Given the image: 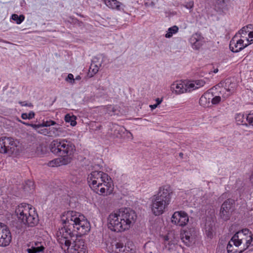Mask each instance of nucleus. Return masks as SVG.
<instances>
[{"mask_svg":"<svg viewBox=\"0 0 253 253\" xmlns=\"http://www.w3.org/2000/svg\"><path fill=\"white\" fill-rule=\"evenodd\" d=\"M137 218L134 211L130 209H121L110 213L107 218L108 227L111 230L122 232L129 229Z\"/></svg>","mask_w":253,"mask_h":253,"instance_id":"nucleus-1","label":"nucleus"},{"mask_svg":"<svg viewBox=\"0 0 253 253\" xmlns=\"http://www.w3.org/2000/svg\"><path fill=\"white\" fill-rule=\"evenodd\" d=\"M87 182L90 187L96 193L108 195L112 193L113 187L111 178L101 171H94L88 174Z\"/></svg>","mask_w":253,"mask_h":253,"instance_id":"nucleus-2","label":"nucleus"},{"mask_svg":"<svg viewBox=\"0 0 253 253\" xmlns=\"http://www.w3.org/2000/svg\"><path fill=\"white\" fill-rule=\"evenodd\" d=\"M173 193L172 189L169 185L159 188L157 194L153 196L151 209L156 216L162 214L169 205Z\"/></svg>","mask_w":253,"mask_h":253,"instance_id":"nucleus-3","label":"nucleus"},{"mask_svg":"<svg viewBox=\"0 0 253 253\" xmlns=\"http://www.w3.org/2000/svg\"><path fill=\"white\" fill-rule=\"evenodd\" d=\"M18 220L27 227H33L39 223V217L35 208L31 205L21 203L15 210Z\"/></svg>","mask_w":253,"mask_h":253,"instance_id":"nucleus-4","label":"nucleus"},{"mask_svg":"<svg viewBox=\"0 0 253 253\" xmlns=\"http://www.w3.org/2000/svg\"><path fill=\"white\" fill-rule=\"evenodd\" d=\"M64 217H66V222H71L79 236L86 234L90 228V223L84 216L75 211H69L64 212Z\"/></svg>","mask_w":253,"mask_h":253,"instance_id":"nucleus-5","label":"nucleus"},{"mask_svg":"<svg viewBox=\"0 0 253 253\" xmlns=\"http://www.w3.org/2000/svg\"><path fill=\"white\" fill-rule=\"evenodd\" d=\"M51 152L63 158L72 156L76 151L75 145L66 139L53 140L49 146Z\"/></svg>","mask_w":253,"mask_h":253,"instance_id":"nucleus-6","label":"nucleus"},{"mask_svg":"<svg viewBox=\"0 0 253 253\" xmlns=\"http://www.w3.org/2000/svg\"><path fill=\"white\" fill-rule=\"evenodd\" d=\"M62 220L64 225L63 227L59 229L57 234H59L61 237H66V238H68L72 241L74 240L77 236H79L76 229L74 228V226L72 225L71 222L69 223L66 222V217H64V214L63 215Z\"/></svg>","mask_w":253,"mask_h":253,"instance_id":"nucleus-7","label":"nucleus"},{"mask_svg":"<svg viewBox=\"0 0 253 253\" xmlns=\"http://www.w3.org/2000/svg\"><path fill=\"white\" fill-rule=\"evenodd\" d=\"M232 238L235 240L237 245L245 243L246 247L243 249L244 251L251 245L252 233L248 229L245 228L237 232Z\"/></svg>","mask_w":253,"mask_h":253,"instance_id":"nucleus-8","label":"nucleus"},{"mask_svg":"<svg viewBox=\"0 0 253 253\" xmlns=\"http://www.w3.org/2000/svg\"><path fill=\"white\" fill-rule=\"evenodd\" d=\"M234 200L228 199L222 204L220 212V217L224 221L229 219L232 211L234 210Z\"/></svg>","mask_w":253,"mask_h":253,"instance_id":"nucleus-9","label":"nucleus"},{"mask_svg":"<svg viewBox=\"0 0 253 253\" xmlns=\"http://www.w3.org/2000/svg\"><path fill=\"white\" fill-rule=\"evenodd\" d=\"M71 248V253H87L86 245L81 236H77L74 240Z\"/></svg>","mask_w":253,"mask_h":253,"instance_id":"nucleus-10","label":"nucleus"},{"mask_svg":"<svg viewBox=\"0 0 253 253\" xmlns=\"http://www.w3.org/2000/svg\"><path fill=\"white\" fill-rule=\"evenodd\" d=\"M189 222V216L183 211H175L171 217V222L179 226H184Z\"/></svg>","mask_w":253,"mask_h":253,"instance_id":"nucleus-11","label":"nucleus"},{"mask_svg":"<svg viewBox=\"0 0 253 253\" xmlns=\"http://www.w3.org/2000/svg\"><path fill=\"white\" fill-rule=\"evenodd\" d=\"M11 239V234L9 229L5 225L0 223V246H7Z\"/></svg>","mask_w":253,"mask_h":253,"instance_id":"nucleus-12","label":"nucleus"},{"mask_svg":"<svg viewBox=\"0 0 253 253\" xmlns=\"http://www.w3.org/2000/svg\"><path fill=\"white\" fill-rule=\"evenodd\" d=\"M220 84L224 87L220 92L224 93L222 97L224 99L232 95L235 92L237 86V83L232 82L230 79H226L224 83H220Z\"/></svg>","mask_w":253,"mask_h":253,"instance_id":"nucleus-13","label":"nucleus"},{"mask_svg":"<svg viewBox=\"0 0 253 253\" xmlns=\"http://www.w3.org/2000/svg\"><path fill=\"white\" fill-rule=\"evenodd\" d=\"M19 143V142L17 139L5 137L4 154H7L9 155L12 154L17 150Z\"/></svg>","mask_w":253,"mask_h":253,"instance_id":"nucleus-14","label":"nucleus"},{"mask_svg":"<svg viewBox=\"0 0 253 253\" xmlns=\"http://www.w3.org/2000/svg\"><path fill=\"white\" fill-rule=\"evenodd\" d=\"M195 234L194 229L190 228L187 230H184L180 234L181 239L186 246L189 247L194 241Z\"/></svg>","mask_w":253,"mask_h":253,"instance_id":"nucleus-15","label":"nucleus"},{"mask_svg":"<svg viewBox=\"0 0 253 253\" xmlns=\"http://www.w3.org/2000/svg\"><path fill=\"white\" fill-rule=\"evenodd\" d=\"M244 42V41L243 39L236 40L235 37H234L230 42V50L233 52H238L249 45L248 42L246 43Z\"/></svg>","mask_w":253,"mask_h":253,"instance_id":"nucleus-16","label":"nucleus"},{"mask_svg":"<svg viewBox=\"0 0 253 253\" xmlns=\"http://www.w3.org/2000/svg\"><path fill=\"white\" fill-rule=\"evenodd\" d=\"M111 247L112 253H128V249L123 243L114 242L112 243Z\"/></svg>","mask_w":253,"mask_h":253,"instance_id":"nucleus-17","label":"nucleus"},{"mask_svg":"<svg viewBox=\"0 0 253 253\" xmlns=\"http://www.w3.org/2000/svg\"><path fill=\"white\" fill-rule=\"evenodd\" d=\"M204 38L201 34L195 33L190 38V41L193 48L199 49L203 45Z\"/></svg>","mask_w":253,"mask_h":253,"instance_id":"nucleus-18","label":"nucleus"},{"mask_svg":"<svg viewBox=\"0 0 253 253\" xmlns=\"http://www.w3.org/2000/svg\"><path fill=\"white\" fill-rule=\"evenodd\" d=\"M44 243L41 242H35L28 246L30 248L27 249L28 253H38L43 252L44 250Z\"/></svg>","mask_w":253,"mask_h":253,"instance_id":"nucleus-19","label":"nucleus"},{"mask_svg":"<svg viewBox=\"0 0 253 253\" xmlns=\"http://www.w3.org/2000/svg\"><path fill=\"white\" fill-rule=\"evenodd\" d=\"M213 97V94L209 92L204 93L199 99V104L204 107H208L210 106L211 99Z\"/></svg>","mask_w":253,"mask_h":253,"instance_id":"nucleus-20","label":"nucleus"},{"mask_svg":"<svg viewBox=\"0 0 253 253\" xmlns=\"http://www.w3.org/2000/svg\"><path fill=\"white\" fill-rule=\"evenodd\" d=\"M66 132L62 127L60 126L51 127L49 128V137H60L65 135Z\"/></svg>","mask_w":253,"mask_h":253,"instance_id":"nucleus-21","label":"nucleus"},{"mask_svg":"<svg viewBox=\"0 0 253 253\" xmlns=\"http://www.w3.org/2000/svg\"><path fill=\"white\" fill-rule=\"evenodd\" d=\"M236 242L232 238L229 241L227 246V250L228 253H242L244 249H239V245H237Z\"/></svg>","mask_w":253,"mask_h":253,"instance_id":"nucleus-22","label":"nucleus"},{"mask_svg":"<svg viewBox=\"0 0 253 253\" xmlns=\"http://www.w3.org/2000/svg\"><path fill=\"white\" fill-rule=\"evenodd\" d=\"M70 159L68 158H63L62 157L55 159L48 163V166L51 167H58L63 165H66L70 162Z\"/></svg>","mask_w":253,"mask_h":253,"instance_id":"nucleus-23","label":"nucleus"},{"mask_svg":"<svg viewBox=\"0 0 253 253\" xmlns=\"http://www.w3.org/2000/svg\"><path fill=\"white\" fill-rule=\"evenodd\" d=\"M171 90L176 94H181L186 92L185 84L184 82H176L171 85Z\"/></svg>","mask_w":253,"mask_h":253,"instance_id":"nucleus-24","label":"nucleus"},{"mask_svg":"<svg viewBox=\"0 0 253 253\" xmlns=\"http://www.w3.org/2000/svg\"><path fill=\"white\" fill-rule=\"evenodd\" d=\"M58 235V241L59 243L60 244L62 249H63V246L65 248H67V249L68 250L70 249V247L72 244V240L68 238H66V237H61L59 234H57Z\"/></svg>","mask_w":253,"mask_h":253,"instance_id":"nucleus-25","label":"nucleus"},{"mask_svg":"<svg viewBox=\"0 0 253 253\" xmlns=\"http://www.w3.org/2000/svg\"><path fill=\"white\" fill-rule=\"evenodd\" d=\"M104 3L110 8L120 10L121 2L117 0H104Z\"/></svg>","mask_w":253,"mask_h":253,"instance_id":"nucleus-26","label":"nucleus"},{"mask_svg":"<svg viewBox=\"0 0 253 253\" xmlns=\"http://www.w3.org/2000/svg\"><path fill=\"white\" fill-rule=\"evenodd\" d=\"M214 227L211 223L206 222L205 224V232L206 234L210 238H212L213 236Z\"/></svg>","mask_w":253,"mask_h":253,"instance_id":"nucleus-27","label":"nucleus"},{"mask_svg":"<svg viewBox=\"0 0 253 253\" xmlns=\"http://www.w3.org/2000/svg\"><path fill=\"white\" fill-rule=\"evenodd\" d=\"M113 129H114V135L117 137H120L122 136L124 133L125 128L118 125L114 124L113 125Z\"/></svg>","mask_w":253,"mask_h":253,"instance_id":"nucleus-28","label":"nucleus"},{"mask_svg":"<svg viewBox=\"0 0 253 253\" xmlns=\"http://www.w3.org/2000/svg\"><path fill=\"white\" fill-rule=\"evenodd\" d=\"M100 66V64L98 65L94 62H92L89 69L88 73L91 77H92L98 72Z\"/></svg>","mask_w":253,"mask_h":253,"instance_id":"nucleus-29","label":"nucleus"},{"mask_svg":"<svg viewBox=\"0 0 253 253\" xmlns=\"http://www.w3.org/2000/svg\"><path fill=\"white\" fill-rule=\"evenodd\" d=\"M34 188L35 185L33 181L28 180L25 181L23 186V189L25 191L31 192L34 190Z\"/></svg>","mask_w":253,"mask_h":253,"instance_id":"nucleus-30","label":"nucleus"},{"mask_svg":"<svg viewBox=\"0 0 253 253\" xmlns=\"http://www.w3.org/2000/svg\"><path fill=\"white\" fill-rule=\"evenodd\" d=\"M235 120L238 125H247L246 117L243 114L239 113L237 114L235 117Z\"/></svg>","mask_w":253,"mask_h":253,"instance_id":"nucleus-31","label":"nucleus"},{"mask_svg":"<svg viewBox=\"0 0 253 253\" xmlns=\"http://www.w3.org/2000/svg\"><path fill=\"white\" fill-rule=\"evenodd\" d=\"M178 27L175 25L169 28L167 33L165 35V37L167 38H171L173 34L178 32Z\"/></svg>","mask_w":253,"mask_h":253,"instance_id":"nucleus-32","label":"nucleus"},{"mask_svg":"<svg viewBox=\"0 0 253 253\" xmlns=\"http://www.w3.org/2000/svg\"><path fill=\"white\" fill-rule=\"evenodd\" d=\"M185 84L186 92H190L197 89L193 81L185 82Z\"/></svg>","mask_w":253,"mask_h":253,"instance_id":"nucleus-33","label":"nucleus"},{"mask_svg":"<svg viewBox=\"0 0 253 253\" xmlns=\"http://www.w3.org/2000/svg\"><path fill=\"white\" fill-rule=\"evenodd\" d=\"M11 19L15 21L17 24H20L24 20L25 16L23 15L19 16L16 14H13L11 16Z\"/></svg>","mask_w":253,"mask_h":253,"instance_id":"nucleus-34","label":"nucleus"},{"mask_svg":"<svg viewBox=\"0 0 253 253\" xmlns=\"http://www.w3.org/2000/svg\"><path fill=\"white\" fill-rule=\"evenodd\" d=\"M76 117L74 116H70L69 114H67L65 117V120L66 122L70 123L72 126H75L77 123L76 122Z\"/></svg>","mask_w":253,"mask_h":253,"instance_id":"nucleus-35","label":"nucleus"},{"mask_svg":"<svg viewBox=\"0 0 253 253\" xmlns=\"http://www.w3.org/2000/svg\"><path fill=\"white\" fill-rule=\"evenodd\" d=\"M252 30H253V25L249 24L242 28V29L240 30V33L244 34V32H245V35H247V34L252 31Z\"/></svg>","mask_w":253,"mask_h":253,"instance_id":"nucleus-36","label":"nucleus"},{"mask_svg":"<svg viewBox=\"0 0 253 253\" xmlns=\"http://www.w3.org/2000/svg\"><path fill=\"white\" fill-rule=\"evenodd\" d=\"M193 82L196 86L197 89L202 86H203L205 84V82L203 80H195L193 81Z\"/></svg>","mask_w":253,"mask_h":253,"instance_id":"nucleus-37","label":"nucleus"},{"mask_svg":"<svg viewBox=\"0 0 253 253\" xmlns=\"http://www.w3.org/2000/svg\"><path fill=\"white\" fill-rule=\"evenodd\" d=\"M35 116V113L33 112H31L29 113H23L22 114L21 117L23 119H31Z\"/></svg>","mask_w":253,"mask_h":253,"instance_id":"nucleus-38","label":"nucleus"},{"mask_svg":"<svg viewBox=\"0 0 253 253\" xmlns=\"http://www.w3.org/2000/svg\"><path fill=\"white\" fill-rule=\"evenodd\" d=\"M4 140L5 137H2L0 138V153H3L4 152Z\"/></svg>","mask_w":253,"mask_h":253,"instance_id":"nucleus-39","label":"nucleus"},{"mask_svg":"<svg viewBox=\"0 0 253 253\" xmlns=\"http://www.w3.org/2000/svg\"><path fill=\"white\" fill-rule=\"evenodd\" d=\"M48 131H49V128H41V127L40 128H39L37 132L38 133L43 134L44 135H47V136H49Z\"/></svg>","mask_w":253,"mask_h":253,"instance_id":"nucleus-40","label":"nucleus"},{"mask_svg":"<svg viewBox=\"0 0 253 253\" xmlns=\"http://www.w3.org/2000/svg\"><path fill=\"white\" fill-rule=\"evenodd\" d=\"M221 101V97L219 96H215V97H212V99H211V103L212 104H217Z\"/></svg>","mask_w":253,"mask_h":253,"instance_id":"nucleus-41","label":"nucleus"},{"mask_svg":"<svg viewBox=\"0 0 253 253\" xmlns=\"http://www.w3.org/2000/svg\"><path fill=\"white\" fill-rule=\"evenodd\" d=\"M66 81L71 84H75V79L72 74H69L67 77L66 78Z\"/></svg>","mask_w":253,"mask_h":253,"instance_id":"nucleus-42","label":"nucleus"},{"mask_svg":"<svg viewBox=\"0 0 253 253\" xmlns=\"http://www.w3.org/2000/svg\"><path fill=\"white\" fill-rule=\"evenodd\" d=\"M225 0H219L217 2V4L219 5V7L222 9L225 8Z\"/></svg>","mask_w":253,"mask_h":253,"instance_id":"nucleus-43","label":"nucleus"},{"mask_svg":"<svg viewBox=\"0 0 253 253\" xmlns=\"http://www.w3.org/2000/svg\"><path fill=\"white\" fill-rule=\"evenodd\" d=\"M41 127L49 126V121H43L42 124H40Z\"/></svg>","mask_w":253,"mask_h":253,"instance_id":"nucleus-44","label":"nucleus"},{"mask_svg":"<svg viewBox=\"0 0 253 253\" xmlns=\"http://www.w3.org/2000/svg\"><path fill=\"white\" fill-rule=\"evenodd\" d=\"M30 126L34 128L36 130H37V131H38V130L41 128V126L40 124L36 125L31 124H30Z\"/></svg>","mask_w":253,"mask_h":253,"instance_id":"nucleus-45","label":"nucleus"},{"mask_svg":"<svg viewBox=\"0 0 253 253\" xmlns=\"http://www.w3.org/2000/svg\"><path fill=\"white\" fill-rule=\"evenodd\" d=\"M193 5H194V3L193 1H191V2H189V3H187L185 6L187 8H188V9H191L193 8Z\"/></svg>","mask_w":253,"mask_h":253,"instance_id":"nucleus-46","label":"nucleus"},{"mask_svg":"<svg viewBox=\"0 0 253 253\" xmlns=\"http://www.w3.org/2000/svg\"><path fill=\"white\" fill-rule=\"evenodd\" d=\"M43 147L42 145L39 146L37 148V151L38 154H40L39 151H41V154L43 153Z\"/></svg>","mask_w":253,"mask_h":253,"instance_id":"nucleus-47","label":"nucleus"},{"mask_svg":"<svg viewBox=\"0 0 253 253\" xmlns=\"http://www.w3.org/2000/svg\"><path fill=\"white\" fill-rule=\"evenodd\" d=\"M49 126H59V125L57 124L56 122L54 121H52V120H49Z\"/></svg>","mask_w":253,"mask_h":253,"instance_id":"nucleus-48","label":"nucleus"},{"mask_svg":"<svg viewBox=\"0 0 253 253\" xmlns=\"http://www.w3.org/2000/svg\"><path fill=\"white\" fill-rule=\"evenodd\" d=\"M20 104L22 105V106H31V104L30 103V105H28L27 103H26V102L25 101H23V102H20Z\"/></svg>","mask_w":253,"mask_h":253,"instance_id":"nucleus-49","label":"nucleus"},{"mask_svg":"<svg viewBox=\"0 0 253 253\" xmlns=\"http://www.w3.org/2000/svg\"><path fill=\"white\" fill-rule=\"evenodd\" d=\"M239 34L241 35V37L242 38H247L246 35H245V32H244V34L240 33V31L239 32Z\"/></svg>","mask_w":253,"mask_h":253,"instance_id":"nucleus-50","label":"nucleus"},{"mask_svg":"<svg viewBox=\"0 0 253 253\" xmlns=\"http://www.w3.org/2000/svg\"><path fill=\"white\" fill-rule=\"evenodd\" d=\"M162 101V99H160V98H158L156 99V102H157V105H159Z\"/></svg>","mask_w":253,"mask_h":253,"instance_id":"nucleus-51","label":"nucleus"},{"mask_svg":"<svg viewBox=\"0 0 253 253\" xmlns=\"http://www.w3.org/2000/svg\"><path fill=\"white\" fill-rule=\"evenodd\" d=\"M158 106V105H157V104H154V105H151L150 106V107L152 109H155L156 108H157Z\"/></svg>","mask_w":253,"mask_h":253,"instance_id":"nucleus-52","label":"nucleus"},{"mask_svg":"<svg viewBox=\"0 0 253 253\" xmlns=\"http://www.w3.org/2000/svg\"><path fill=\"white\" fill-rule=\"evenodd\" d=\"M0 42H3L10 43L9 42H6L5 41H4L3 40H2V39H0Z\"/></svg>","mask_w":253,"mask_h":253,"instance_id":"nucleus-53","label":"nucleus"},{"mask_svg":"<svg viewBox=\"0 0 253 253\" xmlns=\"http://www.w3.org/2000/svg\"><path fill=\"white\" fill-rule=\"evenodd\" d=\"M81 79V77L80 76H77L76 78L75 79V80H80Z\"/></svg>","mask_w":253,"mask_h":253,"instance_id":"nucleus-54","label":"nucleus"},{"mask_svg":"<svg viewBox=\"0 0 253 253\" xmlns=\"http://www.w3.org/2000/svg\"><path fill=\"white\" fill-rule=\"evenodd\" d=\"M127 133L129 134V135H130V136L131 137V139H133V136H132V134L130 132H127Z\"/></svg>","mask_w":253,"mask_h":253,"instance_id":"nucleus-55","label":"nucleus"},{"mask_svg":"<svg viewBox=\"0 0 253 253\" xmlns=\"http://www.w3.org/2000/svg\"><path fill=\"white\" fill-rule=\"evenodd\" d=\"M218 71V70L217 68H216L213 70V72L214 73H217Z\"/></svg>","mask_w":253,"mask_h":253,"instance_id":"nucleus-56","label":"nucleus"},{"mask_svg":"<svg viewBox=\"0 0 253 253\" xmlns=\"http://www.w3.org/2000/svg\"><path fill=\"white\" fill-rule=\"evenodd\" d=\"M179 157H181V158H183V154L182 153H180L179 154Z\"/></svg>","mask_w":253,"mask_h":253,"instance_id":"nucleus-57","label":"nucleus"},{"mask_svg":"<svg viewBox=\"0 0 253 253\" xmlns=\"http://www.w3.org/2000/svg\"><path fill=\"white\" fill-rule=\"evenodd\" d=\"M24 125H25L27 126H30V124L29 123H23Z\"/></svg>","mask_w":253,"mask_h":253,"instance_id":"nucleus-58","label":"nucleus"},{"mask_svg":"<svg viewBox=\"0 0 253 253\" xmlns=\"http://www.w3.org/2000/svg\"><path fill=\"white\" fill-rule=\"evenodd\" d=\"M251 245L253 246V237L252 236V240L251 241Z\"/></svg>","mask_w":253,"mask_h":253,"instance_id":"nucleus-59","label":"nucleus"},{"mask_svg":"<svg viewBox=\"0 0 253 253\" xmlns=\"http://www.w3.org/2000/svg\"><path fill=\"white\" fill-rule=\"evenodd\" d=\"M65 248L64 247V246H63V249H64V250H66V249H65Z\"/></svg>","mask_w":253,"mask_h":253,"instance_id":"nucleus-60","label":"nucleus"}]
</instances>
